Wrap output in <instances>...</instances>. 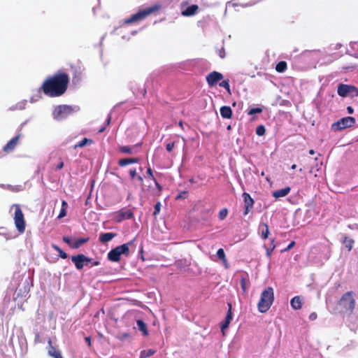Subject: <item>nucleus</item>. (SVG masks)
I'll list each match as a JSON object with an SVG mask.
<instances>
[{"instance_id":"obj_44","label":"nucleus","mask_w":358,"mask_h":358,"mask_svg":"<svg viewBox=\"0 0 358 358\" xmlns=\"http://www.w3.org/2000/svg\"><path fill=\"white\" fill-rule=\"evenodd\" d=\"M129 174L132 178H134L136 176V172L135 169H130Z\"/></svg>"},{"instance_id":"obj_10","label":"nucleus","mask_w":358,"mask_h":358,"mask_svg":"<svg viewBox=\"0 0 358 358\" xmlns=\"http://www.w3.org/2000/svg\"><path fill=\"white\" fill-rule=\"evenodd\" d=\"M353 91L358 95V90L353 86L341 84L338 87V94L341 96H346L349 92Z\"/></svg>"},{"instance_id":"obj_49","label":"nucleus","mask_w":358,"mask_h":358,"mask_svg":"<svg viewBox=\"0 0 358 358\" xmlns=\"http://www.w3.org/2000/svg\"><path fill=\"white\" fill-rule=\"evenodd\" d=\"M62 208H65L66 209V208H67V203L65 201H62Z\"/></svg>"},{"instance_id":"obj_39","label":"nucleus","mask_w":358,"mask_h":358,"mask_svg":"<svg viewBox=\"0 0 358 358\" xmlns=\"http://www.w3.org/2000/svg\"><path fill=\"white\" fill-rule=\"evenodd\" d=\"M262 111V108H252L251 110H250V111L248 112V114L249 115H253L255 113H260Z\"/></svg>"},{"instance_id":"obj_16","label":"nucleus","mask_w":358,"mask_h":358,"mask_svg":"<svg viewBox=\"0 0 358 358\" xmlns=\"http://www.w3.org/2000/svg\"><path fill=\"white\" fill-rule=\"evenodd\" d=\"M198 6L196 5H192L191 6H189L187 9H185V10H183L182 12V15L183 16H191V15H194L197 10H198Z\"/></svg>"},{"instance_id":"obj_23","label":"nucleus","mask_w":358,"mask_h":358,"mask_svg":"<svg viewBox=\"0 0 358 358\" xmlns=\"http://www.w3.org/2000/svg\"><path fill=\"white\" fill-rule=\"evenodd\" d=\"M136 324L138 329L142 332L143 335L148 336V331L145 323L141 320H138Z\"/></svg>"},{"instance_id":"obj_17","label":"nucleus","mask_w":358,"mask_h":358,"mask_svg":"<svg viewBox=\"0 0 358 358\" xmlns=\"http://www.w3.org/2000/svg\"><path fill=\"white\" fill-rule=\"evenodd\" d=\"M243 198L245 203V206H248V208H252L254 205V200L252 199L250 194L244 192L243 194Z\"/></svg>"},{"instance_id":"obj_30","label":"nucleus","mask_w":358,"mask_h":358,"mask_svg":"<svg viewBox=\"0 0 358 358\" xmlns=\"http://www.w3.org/2000/svg\"><path fill=\"white\" fill-rule=\"evenodd\" d=\"M217 256L219 259H222L224 263L226 262L225 254L223 249L220 248L217 250Z\"/></svg>"},{"instance_id":"obj_27","label":"nucleus","mask_w":358,"mask_h":358,"mask_svg":"<svg viewBox=\"0 0 358 358\" xmlns=\"http://www.w3.org/2000/svg\"><path fill=\"white\" fill-rule=\"evenodd\" d=\"M92 143V141L91 139L84 138L80 143H78L77 145H75V148H82V147L86 145L87 144H91Z\"/></svg>"},{"instance_id":"obj_42","label":"nucleus","mask_w":358,"mask_h":358,"mask_svg":"<svg viewBox=\"0 0 358 358\" xmlns=\"http://www.w3.org/2000/svg\"><path fill=\"white\" fill-rule=\"evenodd\" d=\"M66 209L65 208H62L60 213L58 216V218H62L66 215Z\"/></svg>"},{"instance_id":"obj_31","label":"nucleus","mask_w":358,"mask_h":358,"mask_svg":"<svg viewBox=\"0 0 358 358\" xmlns=\"http://www.w3.org/2000/svg\"><path fill=\"white\" fill-rule=\"evenodd\" d=\"M266 129L263 125H259L256 129V133L258 136H261L265 134Z\"/></svg>"},{"instance_id":"obj_15","label":"nucleus","mask_w":358,"mask_h":358,"mask_svg":"<svg viewBox=\"0 0 358 358\" xmlns=\"http://www.w3.org/2000/svg\"><path fill=\"white\" fill-rule=\"evenodd\" d=\"M290 303H291V306H292V308L293 309H294V310H299L301 308L302 300H301V297L299 296H294L291 300Z\"/></svg>"},{"instance_id":"obj_40","label":"nucleus","mask_w":358,"mask_h":358,"mask_svg":"<svg viewBox=\"0 0 358 358\" xmlns=\"http://www.w3.org/2000/svg\"><path fill=\"white\" fill-rule=\"evenodd\" d=\"M241 288L243 291V292H246V289H247V283H246V280L245 279L243 278L241 280Z\"/></svg>"},{"instance_id":"obj_12","label":"nucleus","mask_w":358,"mask_h":358,"mask_svg":"<svg viewBox=\"0 0 358 358\" xmlns=\"http://www.w3.org/2000/svg\"><path fill=\"white\" fill-rule=\"evenodd\" d=\"M133 216V213L129 211H119L115 215V220L117 222H120L124 220L129 219Z\"/></svg>"},{"instance_id":"obj_50","label":"nucleus","mask_w":358,"mask_h":358,"mask_svg":"<svg viewBox=\"0 0 358 358\" xmlns=\"http://www.w3.org/2000/svg\"><path fill=\"white\" fill-rule=\"evenodd\" d=\"M245 210L244 211V215H247L248 213V212L252 209V208H248V206H245Z\"/></svg>"},{"instance_id":"obj_32","label":"nucleus","mask_w":358,"mask_h":358,"mask_svg":"<svg viewBox=\"0 0 358 358\" xmlns=\"http://www.w3.org/2000/svg\"><path fill=\"white\" fill-rule=\"evenodd\" d=\"M155 353V350H144L143 352H141V357H149V356H151L152 355H154Z\"/></svg>"},{"instance_id":"obj_25","label":"nucleus","mask_w":358,"mask_h":358,"mask_svg":"<svg viewBox=\"0 0 358 358\" xmlns=\"http://www.w3.org/2000/svg\"><path fill=\"white\" fill-rule=\"evenodd\" d=\"M259 230L261 231L262 236L264 239L267 238L269 234V229L268 225L265 223L262 224L259 227Z\"/></svg>"},{"instance_id":"obj_7","label":"nucleus","mask_w":358,"mask_h":358,"mask_svg":"<svg viewBox=\"0 0 358 358\" xmlns=\"http://www.w3.org/2000/svg\"><path fill=\"white\" fill-rule=\"evenodd\" d=\"M159 8V6H154L152 7L145 9L142 11L138 12V13L134 15L130 18H128L125 20V23H131L134 22H137L141 20L146 17L148 15L151 14L155 10H157Z\"/></svg>"},{"instance_id":"obj_52","label":"nucleus","mask_w":358,"mask_h":358,"mask_svg":"<svg viewBox=\"0 0 358 358\" xmlns=\"http://www.w3.org/2000/svg\"><path fill=\"white\" fill-rule=\"evenodd\" d=\"M294 245V242H292L287 247L286 250H289Z\"/></svg>"},{"instance_id":"obj_45","label":"nucleus","mask_w":358,"mask_h":358,"mask_svg":"<svg viewBox=\"0 0 358 358\" xmlns=\"http://www.w3.org/2000/svg\"><path fill=\"white\" fill-rule=\"evenodd\" d=\"M310 320H315L317 318V314L315 313H312L309 316Z\"/></svg>"},{"instance_id":"obj_55","label":"nucleus","mask_w":358,"mask_h":358,"mask_svg":"<svg viewBox=\"0 0 358 358\" xmlns=\"http://www.w3.org/2000/svg\"><path fill=\"white\" fill-rule=\"evenodd\" d=\"M178 124H179V126H180L181 128H182V127H183V124H182V122H180L178 123Z\"/></svg>"},{"instance_id":"obj_21","label":"nucleus","mask_w":358,"mask_h":358,"mask_svg":"<svg viewBox=\"0 0 358 358\" xmlns=\"http://www.w3.org/2000/svg\"><path fill=\"white\" fill-rule=\"evenodd\" d=\"M138 162H139V158L137 157L122 159L119 161V165L121 166H124L130 164L136 163Z\"/></svg>"},{"instance_id":"obj_4","label":"nucleus","mask_w":358,"mask_h":358,"mask_svg":"<svg viewBox=\"0 0 358 358\" xmlns=\"http://www.w3.org/2000/svg\"><path fill=\"white\" fill-rule=\"evenodd\" d=\"M72 262L75 264L77 268H82L83 267H92L99 265V262L87 258L83 255L78 256H73L71 257Z\"/></svg>"},{"instance_id":"obj_37","label":"nucleus","mask_w":358,"mask_h":358,"mask_svg":"<svg viewBox=\"0 0 358 358\" xmlns=\"http://www.w3.org/2000/svg\"><path fill=\"white\" fill-rule=\"evenodd\" d=\"M87 241L86 239H78V240H76L75 241V248H78V247H80L82 244H83L84 243H85Z\"/></svg>"},{"instance_id":"obj_29","label":"nucleus","mask_w":358,"mask_h":358,"mask_svg":"<svg viewBox=\"0 0 358 358\" xmlns=\"http://www.w3.org/2000/svg\"><path fill=\"white\" fill-rule=\"evenodd\" d=\"M63 240L64 242H66L69 246H71V248H75V241L76 240L74 238H70V237H68V236H64L63 238Z\"/></svg>"},{"instance_id":"obj_18","label":"nucleus","mask_w":358,"mask_h":358,"mask_svg":"<svg viewBox=\"0 0 358 358\" xmlns=\"http://www.w3.org/2000/svg\"><path fill=\"white\" fill-rule=\"evenodd\" d=\"M116 234L114 233H105L101 234L99 236V240L101 243H107L111 241L114 237H115Z\"/></svg>"},{"instance_id":"obj_56","label":"nucleus","mask_w":358,"mask_h":358,"mask_svg":"<svg viewBox=\"0 0 358 358\" xmlns=\"http://www.w3.org/2000/svg\"><path fill=\"white\" fill-rule=\"evenodd\" d=\"M85 339H86L87 342H88L89 344H90V338L87 337Z\"/></svg>"},{"instance_id":"obj_3","label":"nucleus","mask_w":358,"mask_h":358,"mask_svg":"<svg viewBox=\"0 0 358 358\" xmlns=\"http://www.w3.org/2000/svg\"><path fill=\"white\" fill-rule=\"evenodd\" d=\"M131 242L117 246L110 250L108 254V258L113 262H117L120 259L122 255L127 256L129 253V246Z\"/></svg>"},{"instance_id":"obj_51","label":"nucleus","mask_w":358,"mask_h":358,"mask_svg":"<svg viewBox=\"0 0 358 358\" xmlns=\"http://www.w3.org/2000/svg\"><path fill=\"white\" fill-rule=\"evenodd\" d=\"M136 178H137V180H138L140 182H143V178H142L141 176H138L136 177Z\"/></svg>"},{"instance_id":"obj_34","label":"nucleus","mask_w":358,"mask_h":358,"mask_svg":"<svg viewBox=\"0 0 358 358\" xmlns=\"http://www.w3.org/2000/svg\"><path fill=\"white\" fill-rule=\"evenodd\" d=\"M147 173L148 174V176L151 178V179H152L153 180H155V182L157 185V187L159 188V189H161V186L159 185V184L155 180L154 178V176L152 175V169L149 167L148 169V171H147Z\"/></svg>"},{"instance_id":"obj_59","label":"nucleus","mask_w":358,"mask_h":358,"mask_svg":"<svg viewBox=\"0 0 358 358\" xmlns=\"http://www.w3.org/2000/svg\"><path fill=\"white\" fill-rule=\"evenodd\" d=\"M110 121V117H109V118L108 119V124H109Z\"/></svg>"},{"instance_id":"obj_11","label":"nucleus","mask_w":358,"mask_h":358,"mask_svg":"<svg viewBox=\"0 0 358 358\" xmlns=\"http://www.w3.org/2000/svg\"><path fill=\"white\" fill-rule=\"evenodd\" d=\"M223 78L222 73L213 71L206 76V80L210 86L215 85L218 81L221 80Z\"/></svg>"},{"instance_id":"obj_54","label":"nucleus","mask_w":358,"mask_h":358,"mask_svg":"<svg viewBox=\"0 0 358 358\" xmlns=\"http://www.w3.org/2000/svg\"><path fill=\"white\" fill-rule=\"evenodd\" d=\"M309 153H310V155H314V154H315V151H314L313 150H310L309 151Z\"/></svg>"},{"instance_id":"obj_38","label":"nucleus","mask_w":358,"mask_h":358,"mask_svg":"<svg viewBox=\"0 0 358 358\" xmlns=\"http://www.w3.org/2000/svg\"><path fill=\"white\" fill-rule=\"evenodd\" d=\"M227 209H222V210H220V213H219V217L221 220H224L227 215Z\"/></svg>"},{"instance_id":"obj_19","label":"nucleus","mask_w":358,"mask_h":358,"mask_svg":"<svg viewBox=\"0 0 358 358\" xmlns=\"http://www.w3.org/2000/svg\"><path fill=\"white\" fill-rule=\"evenodd\" d=\"M220 114L224 118H231L232 115V110L229 106H222L220 108Z\"/></svg>"},{"instance_id":"obj_41","label":"nucleus","mask_w":358,"mask_h":358,"mask_svg":"<svg viewBox=\"0 0 358 358\" xmlns=\"http://www.w3.org/2000/svg\"><path fill=\"white\" fill-rule=\"evenodd\" d=\"M118 337H119V338H120V340H124V339H126V338H129V334H127V333H122V334H120L118 336Z\"/></svg>"},{"instance_id":"obj_24","label":"nucleus","mask_w":358,"mask_h":358,"mask_svg":"<svg viewBox=\"0 0 358 358\" xmlns=\"http://www.w3.org/2000/svg\"><path fill=\"white\" fill-rule=\"evenodd\" d=\"M18 141V136L14 137L11 139L4 148V150L6 152L12 150L17 145Z\"/></svg>"},{"instance_id":"obj_58","label":"nucleus","mask_w":358,"mask_h":358,"mask_svg":"<svg viewBox=\"0 0 358 358\" xmlns=\"http://www.w3.org/2000/svg\"><path fill=\"white\" fill-rule=\"evenodd\" d=\"M227 129V130H230L231 129V125H229Z\"/></svg>"},{"instance_id":"obj_8","label":"nucleus","mask_w":358,"mask_h":358,"mask_svg":"<svg viewBox=\"0 0 358 358\" xmlns=\"http://www.w3.org/2000/svg\"><path fill=\"white\" fill-rule=\"evenodd\" d=\"M339 305L345 312H352L355 308V300L351 292H347L341 299Z\"/></svg>"},{"instance_id":"obj_60","label":"nucleus","mask_w":358,"mask_h":358,"mask_svg":"<svg viewBox=\"0 0 358 358\" xmlns=\"http://www.w3.org/2000/svg\"><path fill=\"white\" fill-rule=\"evenodd\" d=\"M103 130H104V128H102L101 129H100L99 132H102Z\"/></svg>"},{"instance_id":"obj_53","label":"nucleus","mask_w":358,"mask_h":358,"mask_svg":"<svg viewBox=\"0 0 358 358\" xmlns=\"http://www.w3.org/2000/svg\"><path fill=\"white\" fill-rule=\"evenodd\" d=\"M228 310L227 311H231V309H232V306L230 303H228Z\"/></svg>"},{"instance_id":"obj_47","label":"nucleus","mask_w":358,"mask_h":358,"mask_svg":"<svg viewBox=\"0 0 358 358\" xmlns=\"http://www.w3.org/2000/svg\"><path fill=\"white\" fill-rule=\"evenodd\" d=\"M347 110H348V113H350V114H352L354 112V110L351 106H348L347 108Z\"/></svg>"},{"instance_id":"obj_28","label":"nucleus","mask_w":358,"mask_h":358,"mask_svg":"<svg viewBox=\"0 0 358 358\" xmlns=\"http://www.w3.org/2000/svg\"><path fill=\"white\" fill-rule=\"evenodd\" d=\"M353 243H354V241L352 239H350L348 238H345L343 241V244H344L345 247L347 248L349 251L352 249V248L353 246Z\"/></svg>"},{"instance_id":"obj_9","label":"nucleus","mask_w":358,"mask_h":358,"mask_svg":"<svg viewBox=\"0 0 358 358\" xmlns=\"http://www.w3.org/2000/svg\"><path fill=\"white\" fill-rule=\"evenodd\" d=\"M355 122V120L352 117H346L339 120L337 122L332 124V129L342 130L348 127H352Z\"/></svg>"},{"instance_id":"obj_36","label":"nucleus","mask_w":358,"mask_h":358,"mask_svg":"<svg viewBox=\"0 0 358 358\" xmlns=\"http://www.w3.org/2000/svg\"><path fill=\"white\" fill-rule=\"evenodd\" d=\"M220 86L225 88L226 90H227L229 92H230L229 84L228 80H223L220 83Z\"/></svg>"},{"instance_id":"obj_5","label":"nucleus","mask_w":358,"mask_h":358,"mask_svg":"<svg viewBox=\"0 0 358 358\" xmlns=\"http://www.w3.org/2000/svg\"><path fill=\"white\" fill-rule=\"evenodd\" d=\"M13 209H14L15 211L13 219L15 227L20 233H23L25 229V222L22 211L20 206L17 204H13L11 206L10 210H12Z\"/></svg>"},{"instance_id":"obj_1","label":"nucleus","mask_w":358,"mask_h":358,"mask_svg":"<svg viewBox=\"0 0 358 358\" xmlns=\"http://www.w3.org/2000/svg\"><path fill=\"white\" fill-rule=\"evenodd\" d=\"M69 78L64 73L55 75L47 79L42 87L44 93L50 96H58L66 90Z\"/></svg>"},{"instance_id":"obj_33","label":"nucleus","mask_w":358,"mask_h":358,"mask_svg":"<svg viewBox=\"0 0 358 358\" xmlns=\"http://www.w3.org/2000/svg\"><path fill=\"white\" fill-rule=\"evenodd\" d=\"M52 248L59 252V256L62 258L65 259L66 257V254L58 246L53 245Z\"/></svg>"},{"instance_id":"obj_6","label":"nucleus","mask_w":358,"mask_h":358,"mask_svg":"<svg viewBox=\"0 0 358 358\" xmlns=\"http://www.w3.org/2000/svg\"><path fill=\"white\" fill-rule=\"evenodd\" d=\"M72 112L73 108L69 106H58L52 113L53 118L56 120H62L66 118Z\"/></svg>"},{"instance_id":"obj_46","label":"nucleus","mask_w":358,"mask_h":358,"mask_svg":"<svg viewBox=\"0 0 358 358\" xmlns=\"http://www.w3.org/2000/svg\"><path fill=\"white\" fill-rule=\"evenodd\" d=\"M275 248V245H273L271 249H266V255L267 256H270L271 251Z\"/></svg>"},{"instance_id":"obj_13","label":"nucleus","mask_w":358,"mask_h":358,"mask_svg":"<svg viewBox=\"0 0 358 358\" xmlns=\"http://www.w3.org/2000/svg\"><path fill=\"white\" fill-rule=\"evenodd\" d=\"M233 315L231 311H227V315L224 322L221 324V331L223 335L225 334L224 331L229 327V325L232 320Z\"/></svg>"},{"instance_id":"obj_22","label":"nucleus","mask_w":358,"mask_h":358,"mask_svg":"<svg viewBox=\"0 0 358 358\" xmlns=\"http://www.w3.org/2000/svg\"><path fill=\"white\" fill-rule=\"evenodd\" d=\"M290 191V188L289 187H285L282 189L277 190L273 193V196L275 198H280L285 196Z\"/></svg>"},{"instance_id":"obj_20","label":"nucleus","mask_w":358,"mask_h":358,"mask_svg":"<svg viewBox=\"0 0 358 358\" xmlns=\"http://www.w3.org/2000/svg\"><path fill=\"white\" fill-rule=\"evenodd\" d=\"M51 341L50 340L48 341V344L50 345V348L48 349V354L50 356L54 357V358H62L60 352L57 351L53 346L51 345Z\"/></svg>"},{"instance_id":"obj_35","label":"nucleus","mask_w":358,"mask_h":358,"mask_svg":"<svg viewBox=\"0 0 358 358\" xmlns=\"http://www.w3.org/2000/svg\"><path fill=\"white\" fill-rule=\"evenodd\" d=\"M161 210V203L159 202L157 203L155 206V210L153 213V215L156 217Z\"/></svg>"},{"instance_id":"obj_43","label":"nucleus","mask_w":358,"mask_h":358,"mask_svg":"<svg viewBox=\"0 0 358 358\" xmlns=\"http://www.w3.org/2000/svg\"><path fill=\"white\" fill-rule=\"evenodd\" d=\"M173 147H174V143H168V144L166 145V150H167L169 152H170V151H171V150H173Z\"/></svg>"},{"instance_id":"obj_26","label":"nucleus","mask_w":358,"mask_h":358,"mask_svg":"<svg viewBox=\"0 0 358 358\" xmlns=\"http://www.w3.org/2000/svg\"><path fill=\"white\" fill-rule=\"evenodd\" d=\"M287 69V63L285 62H280L275 67V70L278 72H284Z\"/></svg>"},{"instance_id":"obj_14","label":"nucleus","mask_w":358,"mask_h":358,"mask_svg":"<svg viewBox=\"0 0 358 358\" xmlns=\"http://www.w3.org/2000/svg\"><path fill=\"white\" fill-rule=\"evenodd\" d=\"M139 145H135L134 146H120L119 150L122 153L135 154L138 152V148Z\"/></svg>"},{"instance_id":"obj_57","label":"nucleus","mask_w":358,"mask_h":358,"mask_svg":"<svg viewBox=\"0 0 358 358\" xmlns=\"http://www.w3.org/2000/svg\"><path fill=\"white\" fill-rule=\"evenodd\" d=\"M296 164H294V165H292V169H296Z\"/></svg>"},{"instance_id":"obj_2","label":"nucleus","mask_w":358,"mask_h":358,"mask_svg":"<svg viewBox=\"0 0 358 358\" xmlns=\"http://www.w3.org/2000/svg\"><path fill=\"white\" fill-rule=\"evenodd\" d=\"M273 300V289L268 287L261 294L260 299L257 303L258 310L262 313H266L271 308Z\"/></svg>"},{"instance_id":"obj_48","label":"nucleus","mask_w":358,"mask_h":358,"mask_svg":"<svg viewBox=\"0 0 358 358\" xmlns=\"http://www.w3.org/2000/svg\"><path fill=\"white\" fill-rule=\"evenodd\" d=\"M64 166V163L62 162H59L57 166V169H62V167Z\"/></svg>"}]
</instances>
